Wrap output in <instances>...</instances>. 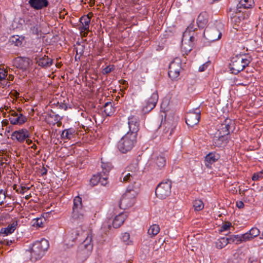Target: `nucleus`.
Returning a JSON list of instances; mask_svg holds the SVG:
<instances>
[{
  "label": "nucleus",
  "mask_w": 263,
  "mask_h": 263,
  "mask_svg": "<svg viewBox=\"0 0 263 263\" xmlns=\"http://www.w3.org/2000/svg\"><path fill=\"white\" fill-rule=\"evenodd\" d=\"M85 235H87V236L79 245L77 252V257L81 261L86 259L93 248V245L91 243L92 235L91 232H86Z\"/></svg>",
  "instance_id": "20e7f679"
},
{
  "label": "nucleus",
  "mask_w": 263,
  "mask_h": 263,
  "mask_svg": "<svg viewBox=\"0 0 263 263\" xmlns=\"http://www.w3.org/2000/svg\"><path fill=\"white\" fill-rule=\"evenodd\" d=\"M59 108L61 109H63L65 110L67 109V106L65 103H61L59 105Z\"/></svg>",
  "instance_id": "680f3d73"
},
{
  "label": "nucleus",
  "mask_w": 263,
  "mask_h": 263,
  "mask_svg": "<svg viewBox=\"0 0 263 263\" xmlns=\"http://www.w3.org/2000/svg\"><path fill=\"white\" fill-rule=\"evenodd\" d=\"M136 190L134 189H127V191L122 196L120 203H119V207L121 209H127L132 206L134 203V197H132V195H134L133 194H132V192H134L136 193L137 191Z\"/></svg>",
  "instance_id": "6e6552de"
},
{
  "label": "nucleus",
  "mask_w": 263,
  "mask_h": 263,
  "mask_svg": "<svg viewBox=\"0 0 263 263\" xmlns=\"http://www.w3.org/2000/svg\"><path fill=\"white\" fill-rule=\"evenodd\" d=\"M34 60L38 66L43 68H47L50 67L53 64V60L45 55L42 57H35Z\"/></svg>",
  "instance_id": "2eb2a0df"
},
{
  "label": "nucleus",
  "mask_w": 263,
  "mask_h": 263,
  "mask_svg": "<svg viewBox=\"0 0 263 263\" xmlns=\"http://www.w3.org/2000/svg\"><path fill=\"white\" fill-rule=\"evenodd\" d=\"M6 199V194L2 189L0 190V205H2Z\"/></svg>",
  "instance_id": "3c124183"
},
{
  "label": "nucleus",
  "mask_w": 263,
  "mask_h": 263,
  "mask_svg": "<svg viewBox=\"0 0 263 263\" xmlns=\"http://www.w3.org/2000/svg\"><path fill=\"white\" fill-rule=\"evenodd\" d=\"M259 229L257 228H253L248 232L242 235V239L244 241L249 240L259 235Z\"/></svg>",
  "instance_id": "5701e85b"
},
{
  "label": "nucleus",
  "mask_w": 263,
  "mask_h": 263,
  "mask_svg": "<svg viewBox=\"0 0 263 263\" xmlns=\"http://www.w3.org/2000/svg\"><path fill=\"white\" fill-rule=\"evenodd\" d=\"M231 226V223L227 222L224 223L221 227V231H225L228 230Z\"/></svg>",
  "instance_id": "603ef678"
},
{
  "label": "nucleus",
  "mask_w": 263,
  "mask_h": 263,
  "mask_svg": "<svg viewBox=\"0 0 263 263\" xmlns=\"http://www.w3.org/2000/svg\"><path fill=\"white\" fill-rule=\"evenodd\" d=\"M83 53V47L82 46V49H81V51H80L79 55L78 53V48L76 49V55L75 56V59L76 60H80L81 56L82 55Z\"/></svg>",
  "instance_id": "5fc2aeb1"
},
{
  "label": "nucleus",
  "mask_w": 263,
  "mask_h": 263,
  "mask_svg": "<svg viewBox=\"0 0 263 263\" xmlns=\"http://www.w3.org/2000/svg\"><path fill=\"white\" fill-rule=\"evenodd\" d=\"M219 155L215 153H210L205 157V164L206 167H210L211 165L219 159Z\"/></svg>",
  "instance_id": "4be33fe9"
},
{
  "label": "nucleus",
  "mask_w": 263,
  "mask_h": 263,
  "mask_svg": "<svg viewBox=\"0 0 263 263\" xmlns=\"http://www.w3.org/2000/svg\"><path fill=\"white\" fill-rule=\"evenodd\" d=\"M30 32L35 35H37L40 32L39 29V25L37 24V22L34 24V25H31L29 27Z\"/></svg>",
  "instance_id": "e433bc0d"
},
{
  "label": "nucleus",
  "mask_w": 263,
  "mask_h": 263,
  "mask_svg": "<svg viewBox=\"0 0 263 263\" xmlns=\"http://www.w3.org/2000/svg\"><path fill=\"white\" fill-rule=\"evenodd\" d=\"M251 61L250 56L246 54H237L232 58L230 64V70L232 73L237 74L248 66Z\"/></svg>",
  "instance_id": "f257e3e1"
},
{
  "label": "nucleus",
  "mask_w": 263,
  "mask_h": 263,
  "mask_svg": "<svg viewBox=\"0 0 263 263\" xmlns=\"http://www.w3.org/2000/svg\"><path fill=\"white\" fill-rule=\"evenodd\" d=\"M90 20V17L88 15H84L80 18L81 25H80L79 28L81 32H82L83 31H86V32L84 33V36H86L88 34Z\"/></svg>",
  "instance_id": "f3484780"
},
{
  "label": "nucleus",
  "mask_w": 263,
  "mask_h": 263,
  "mask_svg": "<svg viewBox=\"0 0 263 263\" xmlns=\"http://www.w3.org/2000/svg\"><path fill=\"white\" fill-rule=\"evenodd\" d=\"M234 126V121L231 119L227 118L219 126L218 131L219 135L227 136L230 134V130Z\"/></svg>",
  "instance_id": "f8f14e48"
},
{
  "label": "nucleus",
  "mask_w": 263,
  "mask_h": 263,
  "mask_svg": "<svg viewBox=\"0 0 263 263\" xmlns=\"http://www.w3.org/2000/svg\"><path fill=\"white\" fill-rule=\"evenodd\" d=\"M72 217L74 219L78 220H81L84 218V215L82 213H80L79 210L77 211L76 212H72Z\"/></svg>",
  "instance_id": "c03bdc74"
},
{
  "label": "nucleus",
  "mask_w": 263,
  "mask_h": 263,
  "mask_svg": "<svg viewBox=\"0 0 263 263\" xmlns=\"http://www.w3.org/2000/svg\"><path fill=\"white\" fill-rule=\"evenodd\" d=\"M130 235L128 233H124L122 234L121 239L123 241L126 242L129 239Z\"/></svg>",
  "instance_id": "864d4df0"
},
{
  "label": "nucleus",
  "mask_w": 263,
  "mask_h": 263,
  "mask_svg": "<svg viewBox=\"0 0 263 263\" xmlns=\"http://www.w3.org/2000/svg\"><path fill=\"white\" fill-rule=\"evenodd\" d=\"M208 63H205L203 64L202 65L200 66L199 68V71H204L205 69V68L207 67Z\"/></svg>",
  "instance_id": "052dcab7"
},
{
  "label": "nucleus",
  "mask_w": 263,
  "mask_h": 263,
  "mask_svg": "<svg viewBox=\"0 0 263 263\" xmlns=\"http://www.w3.org/2000/svg\"><path fill=\"white\" fill-rule=\"evenodd\" d=\"M22 111V108H18L17 109V112H18V114L21 113Z\"/></svg>",
  "instance_id": "774afa93"
},
{
  "label": "nucleus",
  "mask_w": 263,
  "mask_h": 263,
  "mask_svg": "<svg viewBox=\"0 0 263 263\" xmlns=\"http://www.w3.org/2000/svg\"><path fill=\"white\" fill-rule=\"evenodd\" d=\"M30 7L35 10H41L49 5L48 0H29Z\"/></svg>",
  "instance_id": "a211bd4d"
},
{
  "label": "nucleus",
  "mask_w": 263,
  "mask_h": 263,
  "mask_svg": "<svg viewBox=\"0 0 263 263\" xmlns=\"http://www.w3.org/2000/svg\"><path fill=\"white\" fill-rule=\"evenodd\" d=\"M17 225V221H14L11 223L8 224L7 227L2 228L0 231V234L4 235V236H7L9 234H11L14 232L15 230L16 229Z\"/></svg>",
  "instance_id": "aec40b11"
},
{
  "label": "nucleus",
  "mask_w": 263,
  "mask_h": 263,
  "mask_svg": "<svg viewBox=\"0 0 263 263\" xmlns=\"http://www.w3.org/2000/svg\"><path fill=\"white\" fill-rule=\"evenodd\" d=\"M53 118H54L55 121H59L61 119L60 116L58 114H56L55 113L54 114Z\"/></svg>",
  "instance_id": "e2e57ef3"
},
{
  "label": "nucleus",
  "mask_w": 263,
  "mask_h": 263,
  "mask_svg": "<svg viewBox=\"0 0 263 263\" xmlns=\"http://www.w3.org/2000/svg\"><path fill=\"white\" fill-rule=\"evenodd\" d=\"M82 208V198L79 196L76 197L73 199V211L76 212L77 211L81 210Z\"/></svg>",
  "instance_id": "c85d7f7f"
},
{
  "label": "nucleus",
  "mask_w": 263,
  "mask_h": 263,
  "mask_svg": "<svg viewBox=\"0 0 263 263\" xmlns=\"http://www.w3.org/2000/svg\"><path fill=\"white\" fill-rule=\"evenodd\" d=\"M101 179V173L95 175L90 180V183L92 186L97 185L99 183V180Z\"/></svg>",
  "instance_id": "4c0bfd02"
},
{
  "label": "nucleus",
  "mask_w": 263,
  "mask_h": 263,
  "mask_svg": "<svg viewBox=\"0 0 263 263\" xmlns=\"http://www.w3.org/2000/svg\"><path fill=\"white\" fill-rule=\"evenodd\" d=\"M104 111L108 116H110L115 111L114 108L112 107V102H107L104 105Z\"/></svg>",
  "instance_id": "7c9ffc66"
},
{
  "label": "nucleus",
  "mask_w": 263,
  "mask_h": 263,
  "mask_svg": "<svg viewBox=\"0 0 263 263\" xmlns=\"http://www.w3.org/2000/svg\"><path fill=\"white\" fill-rule=\"evenodd\" d=\"M160 231L159 226L157 224H153L148 230L147 233L151 237L156 235Z\"/></svg>",
  "instance_id": "473e14b6"
},
{
  "label": "nucleus",
  "mask_w": 263,
  "mask_h": 263,
  "mask_svg": "<svg viewBox=\"0 0 263 263\" xmlns=\"http://www.w3.org/2000/svg\"><path fill=\"white\" fill-rule=\"evenodd\" d=\"M158 100V95L157 92H154L147 101L149 104H152L155 107Z\"/></svg>",
  "instance_id": "a19ab883"
},
{
  "label": "nucleus",
  "mask_w": 263,
  "mask_h": 263,
  "mask_svg": "<svg viewBox=\"0 0 263 263\" xmlns=\"http://www.w3.org/2000/svg\"><path fill=\"white\" fill-rule=\"evenodd\" d=\"M245 204L243 202L241 201H239L236 202V206L239 209H242L244 207Z\"/></svg>",
  "instance_id": "bf43d9fd"
},
{
  "label": "nucleus",
  "mask_w": 263,
  "mask_h": 263,
  "mask_svg": "<svg viewBox=\"0 0 263 263\" xmlns=\"http://www.w3.org/2000/svg\"><path fill=\"white\" fill-rule=\"evenodd\" d=\"M114 69H115L114 65H109V66H106L105 68H104L103 69L102 72L104 74H106L110 73V72L113 71Z\"/></svg>",
  "instance_id": "49530a36"
},
{
  "label": "nucleus",
  "mask_w": 263,
  "mask_h": 263,
  "mask_svg": "<svg viewBox=\"0 0 263 263\" xmlns=\"http://www.w3.org/2000/svg\"><path fill=\"white\" fill-rule=\"evenodd\" d=\"M154 108L155 106H153L152 104H149L148 102H146V104L143 107L142 110L145 113L148 112Z\"/></svg>",
  "instance_id": "37998d69"
},
{
  "label": "nucleus",
  "mask_w": 263,
  "mask_h": 263,
  "mask_svg": "<svg viewBox=\"0 0 263 263\" xmlns=\"http://www.w3.org/2000/svg\"><path fill=\"white\" fill-rule=\"evenodd\" d=\"M6 76H7V72L3 69H0V81H3L4 83L6 82L5 85H7V83H8V82L6 81L5 80V78L6 77Z\"/></svg>",
  "instance_id": "de8ad7c7"
},
{
  "label": "nucleus",
  "mask_w": 263,
  "mask_h": 263,
  "mask_svg": "<svg viewBox=\"0 0 263 263\" xmlns=\"http://www.w3.org/2000/svg\"><path fill=\"white\" fill-rule=\"evenodd\" d=\"M24 37H21L17 35H13L10 37L9 42L11 44H14L15 46H20L22 44V41Z\"/></svg>",
  "instance_id": "c756f323"
},
{
  "label": "nucleus",
  "mask_w": 263,
  "mask_h": 263,
  "mask_svg": "<svg viewBox=\"0 0 263 263\" xmlns=\"http://www.w3.org/2000/svg\"><path fill=\"white\" fill-rule=\"evenodd\" d=\"M192 45L189 44V45H187L185 41L183 42V40H182L181 49L182 51L185 52L186 55L192 50Z\"/></svg>",
  "instance_id": "79ce46f5"
},
{
  "label": "nucleus",
  "mask_w": 263,
  "mask_h": 263,
  "mask_svg": "<svg viewBox=\"0 0 263 263\" xmlns=\"http://www.w3.org/2000/svg\"><path fill=\"white\" fill-rule=\"evenodd\" d=\"M30 60L27 58H22L18 63L17 67L23 70H26L29 67Z\"/></svg>",
  "instance_id": "cd10ccee"
},
{
  "label": "nucleus",
  "mask_w": 263,
  "mask_h": 263,
  "mask_svg": "<svg viewBox=\"0 0 263 263\" xmlns=\"http://www.w3.org/2000/svg\"><path fill=\"white\" fill-rule=\"evenodd\" d=\"M172 181L166 180L160 182L156 187L155 194L160 199H165L170 195L171 193Z\"/></svg>",
  "instance_id": "0eeeda50"
},
{
  "label": "nucleus",
  "mask_w": 263,
  "mask_h": 263,
  "mask_svg": "<svg viewBox=\"0 0 263 263\" xmlns=\"http://www.w3.org/2000/svg\"><path fill=\"white\" fill-rule=\"evenodd\" d=\"M254 4L253 0H240L237 5V11L239 12L242 11L241 9H249L252 7Z\"/></svg>",
  "instance_id": "b1692460"
},
{
  "label": "nucleus",
  "mask_w": 263,
  "mask_h": 263,
  "mask_svg": "<svg viewBox=\"0 0 263 263\" xmlns=\"http://www.w3.org/2000/svg\"><path fill=\"white\" fill-rule=\"evenodd\" d=\"M263 172L260 171L258 173H254L252 177V179L254 181L258 180L260 178H262Z\"/></svg>",
  "instance_id": "09e8293b"
},
{
  "label": "nucleus",
  "mask_w": 263,
  "mask_h": 263,
  "mask_svg": "<svg viewBox=\"0 0 263 263\" xmlns=\"http://www.w3.org/2000/svg\"><path fill=\"white\" fill-rule=\"evenodd\" d=\"M228 240L229 241V243L235 242L236 244H238L239 242L244 241L242 239V235L239 236L238 235H230L228 237H227Z\"/></svg>",
  "instance_id": "2f4dec72"
},
{
  "label": "nucleus",
  "mask_w": 263,
  "mask_h": 263,
  "mask_svg": "<svg viewBox=\"0 0 263 263\" xmlns=\"http://www.w3.org/2000/svg\"><path fill=\"white\" fill-rule=\"evenodd\" d=\"M164 116L165 118V114L163 112L162 114L160 115L157 119L158 122L160 121V124L159 125V127L162 126V122ZM163 126L165 127V128L164 129V133L165 134L168 133V135L171 136L173 134L174 129L176 127V124L175 123H171L168 121L166 122L165 120L164 123H163Z\"/></svg>",
  "instance_id": "9d476101"
},
{
  "label": "nucleus",
  "mask_w": 263,
  "mask_h": 263,
  "mask_svg": "<svg viewBox=\"0 0 263 263\" xmlns=\"http://www.w3.org/2000/svg\"><path fill=\"white\" fill-rule=\"evenodd\" d=\"M120 180L121 182H127L130 181H133L134 185L132 188H130V186H128V189H134V190H138L140 187V183H137L136 182L135 179H132V177H130V174L129 172H128L126 170H125L124 172H123L120 176Z\"/></svg>",
  "instance_id": "dca6fc26"
},
{
  "label": "nucleus",
  "mask_w": 263,
  "mask_h": 263,
  "mask_svg": "<svg viewBox=\"0 0 263 263\" xmlns=\"http://www.w3.org/2000/svg\"><path fill=\"white\" fill-rule=\"evenodd\" d=\"M101 167L102 168V172H101L100 173H102V174L104 175H108V174L110 171L109 166H108V165L107 164L102 163L101 165Z\"/></svg>",
  "instance_id": "a18cd8bd"
},
{
  "label": "nucleus",
  "mask_w": 263,
  "mask_h": 263,
  "mask_svg": "<svg viewBox=\"0 0 263 263\" xmlns=\"http://www.w3.org/2000/svg\"><path fill=\"white\" fill-rule=\"evenodd\" d=\"M75 130L73 128H69L63 130L61 137L62 139L70 140L74 138L75 135Z\"/></svg>",
  "instance_id": "393cba45"
},
{
  "label": "nucleus",
  "mask_w": 263,
  "mask_h": 263,
  "mask_svg": "<svg viewBox=\"0 0 263 263\" xmlns=\"http://www.w3.org/2000/svg\"><path fill=\"white\" fill-rule=\"evenodd\" d=\"M126 170L128 172H133L141 175V171L139 168V163L138 160L133 161L126 168Z\"/></svg>",
  "instance_id": "bb28decb"
},
{
  "label": "nucleus",
  "mask_w": 263,
  "mask_h": 263,
  "mask_svg": "<svg viewBox=\"0 0 263 263\" xmlns=\"http://www.w3.org/2000/svg\"><path fill=\"white\" fill-rule=\"evenodd\" d=\"M49 246L48 241L45 239H42L41 241L33 243L30 252L31 261L35 262L41 259L45 255Z\"/></svg>",
  "instance_id": "f03ea898"
},
{
  "label": "nucleus",
  "mask_w": 263,
  "mask_h": 263,
  "mask_svg": "<svg viewBox=\"0 0 263 263\" xmlns=\"http://www.w3.org/2000/svg\"><path fill=\"white\" fill-rule=\"evenodd\" d=\"M200 118V112L191 111L187 112L185 116V122L190 127H193L197 124Z\"/></svg>",
  "instance_id": "9b49d317"
},
{
  "label": "nucleus",
  "mask_w": 263,
  "mask_h": 263,
  "mask_svg": "<svg viewBox=\"0 0 263 263\" xmlns=\"http://www.w3.org/2000/svg\"><path fill=\"white\" fill-rule=\"evenodd\" d=\"M125 219V215L123 213H121L116 216L112 222V226L115 228L120 227L124 222Z\"/></svg>",
  "instance_id": "a878e982"
},
{
  "label": "nucleus",
  "mask_w": 263,
  "mask_h": 263,
  "mask_svg": "<svg viewBox=\"0 0 263 263\" xmlns=\"http://www.w3.org/2000/svg\"><path fill=\"white\" fill-rule=\"evenodd\" d=\"M223 29V24L216 21L214 24H209L205 29L203 35L209 42H214L221 37V30Z\"/></svg>",
  "instance_id": "7ed1b4c3"
},
{
  "label": "nucleus",
  "mask_w": 263,
  "mask_h": 263,
  "mask_svg": "<svg viewBox=\"0 0 263 263\" xmlns=\"http://www.w3.org/2000/svg\"><path fill=\"white\" fill-rule=\"evenodd\" d=\"M55 113V112H54L52 110H51V113L49 114V116L51 118H53Z\"/></svg>",
  "instance_id": "338daca9"
},
{
  "label": "nucleus",
  "mask_w": 263,
  "mask_h": 263,
  "mask_svg": "<svg viewBox=\"0 0 263 263\" xmlns=\"http://www.w3.org/2000/svg\"><path fill=\"white\" fill-rule=\"evenodd\" d=\"M30 134L26 129H22L18 130H15L12 133L11 138L13 140L16 139L20 142H23L24 141L29 145L32 143V140L29 139Z\"/></svg>",
  "instance_id": "1a4fd4ad"
},
{
  "label": "nucleus",
  "mask_w": 263,
  "mask_h": 263,
  "mask_svg": "<svg viewBox=\"0 0 263 263\" xmlns=\"http://www.w3.org/2000/svg\"><path fill=\"white\" fill-rule=\"evenodd\" d=\"M155 163L160 168L163 167L165 165L166 160L165 157L159 156L155 159Z\"/></svg>",
  "instance_id": "c9c22d12"
},
{
  "label": "nucleus",
  "mask_w": 263,
  "mask_h": 263,
  "mask_svg": "<svg viewBox=\"0 0 263 263\" xmlns=\"http://www.w3.org/2000/svg\"><path fill=\"white\" fill-rule=\"evenodd\" d=\"M130 174V177H132V179L138 180L139 179L140 175L137 174L136 173H134L133 172H129Z\"/></svg>",
  "instance_id": "6e6d98bb"
},
{
  "label": "nucleus",
  "mask_w": 263,
  "mask_h": 263,
  "mask_svg": "<svg viewBox=\"0 0 263 263\" xmlns=\"http://www.w3.org/2000/svg\"><path fill=\"white\" fill-rule=\"evenodd\" d=\"M228 243H229V241L227 238L222 237L219 239L216 242V246L218 249H221L224 247Z\"/></svg>",
  "instance_id": "f704fd0d"
},
{
  "label": "nucleus",
  "mask_w": 263,
  "mask_h": 263,
  "mask_svg": "<svg viewBox=\"0 0 263 263\" xmlns=\"http://www.w3.org/2000/svg\"><path fill=\"white\" fill-rule=\"evenodd\" d=\"M227 139L226 138V136H223V135H219L218 138L215 137L213 141L214 145L217 147H221L222 144H223L224 141L226 140Z\"/></svg>",
  "instance_id": "72a5a7b5"
},
{
  "label": "nucleus",
  "mask_w": 263,
  "mask_h": 263,
  "mask_svg": "<svg viewBox=\"0 0 263 263\" xmlns=\"http://www.w3.org/2000/svg\"><path fill=\"white\" fill-rule=\"evenodd\" d=\"M125 133L118 143V148L124 154L130 151L137 142V136L130 133Z\"/></svg>",
  "instance_id": "39448f33"
},
{
  "label": "nucleus",
  "mask_w": 263,
  "mask_h": 263,
  "mask_svg": "<svg viewBox=\"0 0 263 263\" xmlns=\"http://www.w3.org/2000/svg\"><path fill=\"white\" fill-rule=\"evenodd\" d=\"M25 24L28 27L34 25V23L37 22V19L32 16H28L25 18L24 21Z\"/></svg>",
  "instance_id": "58836bf2"
},
{
  "label": "nucleus",
  "mask_w": 263,
  "mask_h": 263,
  "mask_svg": "<svg viewBox=\"0 0 263 263\" xmlns=\"http://www.w3.org/2000/svg\"><path fill=\"white\" fill-rule=\"evenodd\" d=\"M36 224L37 226L39 227H43V222L42 219L41 218H36L35 219V222L34 223V225Z\"/></svg>",
  "instance_id": "4d7b16f0"
},
{
  "label": "nucleus",
  "mask_w": 263,
  "mask_h": 263,
  "mask_svg": "<svg viewBox=\"0 0 263 263\" xmlns=\"http://www.w3.org/2000/svg\"><path fill=\"white\" fill-rule=\"evenodd\" d=\"M47 169L45 168V167H43V170H42V175L43 176V175H46L47 174Z\"/></svg>",
  "instance_id": "0e129e2a"
},
{
  "label": "nucleus",
  "mask_w": 263,
  "mask_h": 263,
  "mask_svg": "<svg viewBox=\"0 0 263 263\" xmlns=\"http://www.w3.org/2000/svg\"><path fill=\"white\" fill-rule=\"evenodd\" d=\"M195 30V29L194 28L193 25L191 24L189 26H188L183 34V42L189 41L190 44L192 45L193 46V43L195 40V37L193 36V35L191 34V32H194Z\"/></svg>",
  "instance_id": "6ab92c4d"
},
{
  "label": "nucleus",
  "mask_w": 263,
  "mask_h": 263,
  "mask_svg": "<svg viewBox=\"0 0 263 263\" xmlns=\"http://www.w3.org/2000/svg\"><path fill=\"white\" fill-rule=\"evenodd\" d=\"M140 120L139 117L135 116H130L128 118V125L120 126V131L123 134L130 133L137 136V133L139 130Z\"/></svg>",
  "instance_id": "423d86ee"
},
{
  "label": "nucleus",
  "mask_w": 263,
  "mask_h": 263,
  "mask_svg": "<svg viewBox=\"0 0 263 263\" xmlns=\"http://www.w3.org/2000/svg\"><path fill=\"white\" fill-rule=\"evenodd\" d=\"M208 14L204 11L199 14L197 18V24L199 28H203L208 22Z\"/></svg>",
  "instance_id": "412c9836"
},
{
  "label": "nucleus",
  "mask_w": 263,
  "mask_h": 263,
  "mask_svg": "<svg viewBox=\"0 0 263 263\" xmlns=\"http://www.w3.org/2000/svg\"><path fill=\"white\" fill-rule=\"evenodd\" d=\"M72 234L76 236H78L79 235V231L78 230H74L72 233Z\"/></svg>",
  "instance_id": "69168bd1"
},
{
  "label": "nucleus",
  "mask_w": 263,
  "mask_h": 263,
  "mask_svg": "<svg viewBox=\"0 0 263 263\" xmlns=\"http://www.w3.org/2000/svg\"><path fill=\"white\" fill-rule=\"evenodd\" d=\"M181 65L179 62H172L169 66L168 76L173 80H176L180 74Z\"/></svg>",
  "instance_id": "4468645a"
},
{
  "label": "nucleus",
  "mask_w": 263,
  "mask_h": 263,
  "mask_svg": "<svg viewBox=\"0 0 263 263\" xmlns=\"http://www.w3.org/2000/svg\"><path fill=\"white\" fill-rule=\"evenodd\" d=\"M107 175H102L101 174V179L99 180V183L103 186L106 185L107 184Z\"/></svg>",
  "instance_id": "8fccbe9b"
},
{
  "label": "nucleus",
  "mask_w": 263,
  "mask_h": 263,
  "mask_svg": "<svg viewBox=\"0 0 263 263\" xmlns=\"http://www.w3.org/2000/svg\"><path fill=\"white\" fill-rule=\"evenodd\" d=\"M193 206L195 210L199 211L204 208V204L201 200H195L193 202Z\"/></svg>",
  "instance_id": "ea45409f"
},
{
  "label": "nucleus",
  "mask_w": 263,
  "mask_h": 263,
  "mask_svg": "<svg viewBox=\"0 0 263 263\" xmlns=\"http://www.w3.org/2000/svg\"><path fill=\"white\" fill-rule=\"evenodd\" d=\"M27 118L22 114H18L16 111L12 110L10 111V117L9 120L10 123L13 125H21L27 121Z\"/></svg>",
  "instance_id": "ddd939ff"
},
{
  "label": "nucleus",
  "mask_w": 263,
  "mask_h": 263,
  "mask_svg": "<svg viewBox=\"0 0 263 263\" xmlns=\"http://www.w3.org/2000/svg\"><path fill=\"white\" fill-rule=\"evenodd\" d=\"M14 242V239L10 240H4L3 241H1V243H2L3 245H6L7 246H10Z\"/></svg>",
  "instance_id": "13d9d810"
}]
</instances>
